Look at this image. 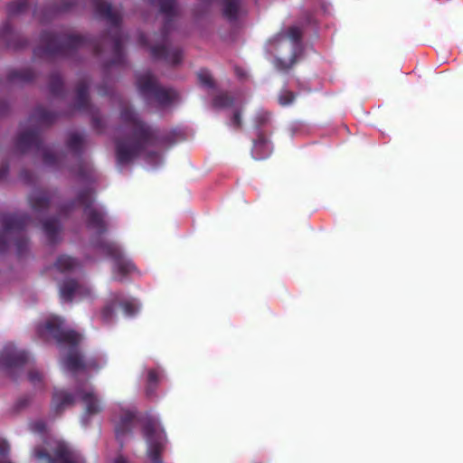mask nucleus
<instances>
[{
    "mask_svg": "<svg viewBox=\"0 0 463 463\" xmlns=\"http://www.w3.org/2000/svg\"><path fill=\"white\" fill-rule=\"evenodd\" d=\"M141 41L145 42V37L144 36L141 37Z\"/></svg>",
    "mask_w": 463,
    "mask_h": 463,
    "instance_id": "c9c22d12",
    "label": "nucleus"
},
{
    "mask_svg": "<svg viewBox=\"0 0 463 463\" xmlns=\"http://www.w3.org/2000/svg\"><path fill=\"white\" fill-rule=\"evenodd\" d=\"M94 5L97 14L108 19L111 23L116 24L119 20V14L118 13V11L114 10L107 3L101 0H94Z\"/></svg>",
    "mask_w": 463,
    "mask_h": 463,
    "instance_id": "9b49d317",
    "label": "nucleus"
},
{
    "mask_svg": "<svg viewBox=\"0 0 463 463\" xmlns=\"http://www.w3.org/2000/svg\"><path fill=\"white\" fill-rule=\"evenodd\" d=\"M198 79L200 82L204 86L211 87L213 85L212 76L206 71H200L198 73Z\"/></svg>",
    "mask_w": 463,
    "mask_h": 463,
    "instance_id": "5701e85b",
    "label": "nucleus"
},
{
    "mask_svg": "<svg viewBox=\"0 0 463 463\" xmlns=\"http://www.w3.org/2000/svg\"><path fill=\"white\" fill-rule=\"evenodd\" d=\"M33 457L36 463H83L80 458L61 441H55L48 451L35 449Z\"/></svg>",
    "mask_w": 463,
    "mask_h": 463,
    "instance_id": "f03ea898",
    "label": "nucleus"
},
{
    "mask_svg": "<svg viewBox=\"0 0 463 463\" xmlns=\"http://www.w3.org/2000/svg\"><path fill=\"white\" fill-rule=\"evenodd\" d=\"M147 443V457L153 463H161L160 454L165 443V434L161 427L154 422L144 428Z\"/></svg>",
    "mask_w": 463,
    "mask_h": 463,
    "instance_id": "20e7f679",
    "label": "nucleus"
},
{
    "mask_svg": "<svg viewBox=\"0 0 463 463\" xmlns=\"http://www.w3.org/2000/svg\"><path fill=\"white\" fill-rule=\"evenodd\" d=\"M30 428L34 432H42L44 430L45 425L42 420H38L31 422Z\"/></svg>",
    "mask_w": 463,
    "mask_h": 463,
    "instance_id": "cd10ccee",
    "label": "nucleus"
},
{
    "mask_svg": "<svg viewBox=\"0 0 463 463\" xmlns=\"http://www.w3.org/2000/svg\"><path fill=\"white\" fill-rule=\"evenodd\" d=\"M132 418L133 414L128 412L125 418H122L120 420V421L118 423L116 427V433L118 437L125 431V429L128 428V422Z\"/></svg>",
    "mask_w": 463,
    "mask_h": 463,
    "instance_id": "aec40b11",
    "label": "nucleus"
},
{
    "mask_svg": "<svg viewBox=\"0 0 463 463\" xmlns=\"http://www.w3.org/2000/svg\"><path fill=\"white\" fill-rule=\"evenodd\" d=\"M77 395L84 403L86 414L94 415L102 411V403L93 392L91 386H83L79 389Z\"/></svg>",
    "mask_w": 463,
    "mask_h": 463,
    "instance_id": "6e6552de",
    "label": "nucleus"
},
{
    "mask_svg": "<svg viewBox=\"0 0 463 463\" xmlns=\"http://www.w3.org/2000/svg\"><path fill=\"white\" fill-rule=\"evenodd\" d=\"M173 7V3L171 1H165L161 4L162 11L168 13Z\"/></svg>",
    "mask_w": 463,
    "mask_h": 463,
    "instance_id": "7c9ffc66",
    "label": "nucleus"
},
{
    "mask_svg": "<svg viewBox=\"0 0 463 463\" xmlns=\"http://www.w3.org/2000/svg\"><path fill=\"white\" fill-rule=\"evenodd\" d=\"M114 463H128V461L121 456L114 459Z\"/></svg>",
    "mask_w": 463,
    "mask_h": 463,
    "instance_id": "72a5a7b5",
    "label": "nucleus"
},
{
    "mask_svg": "<svg viewBox=\"0 0 463 463\" xmlns=\"http://www.w3.org/2000/svg\"><path fill=\"white\" fill-rule=\"evenodd\" d=\"M63 366L67 371L77 373L83 368L81 359L75 350L67 354L62 361Z\"/></svg>",
    "mask_w": 463,
    "mask_h": 463,
    "instance_id": "ddd939ff",
    "label": "nucleus"
},
{
    "mask_svg": "<svg viewBox=\"0 0 463 463\" xmlns=\"http://www.w3.org/2000/svg\"><path fill=\"white\" fill-rule=\"evenodd\" d=\"M45 330L60 343L75 345L80 340V335L67 328L63 320L58 317H52L46 322Z\"/></svg>",
    "mask_w": 463,
    "mask_h": 463,
    "instance_id": "39448f33",
    "label": "nucleus"
},
{
    "mask_svg": "<svg viewBox=\"0 0 463 463\" xmlns=\"http://www.w3.org/2000/svg\"><path fill=\"white\" fill-rule=\"evenodd\" d=\"M294 99V95L288 90H282L279 97V101L282 106L290 104Z\"/></svg>",
    "mask_w": 463,
    "mask_h": 463,
    "instance_id": "4be33fe9",
    "label": "nucleus"
},
{
    "mask_svg": "<svg viewBox=\"0 0 463 463\" xmlns=\"http://www.w3.org/2000/svg\"><path fill=\"white\" fill-rule=\"evenodd\" d=\"M109 250L115 256L114 273L118 275H126L131 272L134 266L131 261L122 256L118 249L114 245H109Z\"/></svg>",
    "mask_w": 463,
    "mask_h": 463,
    "instance_id": "9d476101",
    "label": "nucleus"
},
{
    "mask_svg": "<svg viewBox=\"0 0 463 463\" xmlns=\"http://www.w3.org/2000/svg\"><path fill=\"white\" fill-rule=\"evenodd\" d=\"M232 125L235 127H239L241 125L240 113L236 112L232 118Z\"/></svg>",
    "mask_w": 463,
    "mask_h": 463,
    "instance_id": "473e14b6",
    "label": "nucleus"
},
{
    "mask_svg": "<svg viewBox=\"0 0 463 463\" xmlns=\"http://www.w3.org/2000/svg\"><path fill=\"white\" fill-rule=\"evenodd\" d=\"M262 147L266 148V149H269V144L267 142L263 141V140H260V141L256 142L254 144L252 154H253V157L255 159H262V158L266 157L269 155V152L266 153L265 155H260L258 153V150L262 148Z\"/></svg>",
    "mask_w": 463,
    "mask_h": 463,
    "instance_id": "412c9836",
    "label": "nucleus"
},
{
    "mask_svg": "<svg viewBox=\"0 0 463 463\" xmlns=\"http://www.w3.org/2000/svg\"><path fill=\"white\" fill-rule=\"evenodd\" d=\"M26 354L24 351H18L12 344L7 345L0 357V366L10 368L22 364L26 360Z\"/></svg>",
    "mask_w": 463,
    "mask_h": 463,
    "instance_id": "1a4fd4ad",
    "label": "nucleus"
},
{
    "mask_svg": "<svg viewBox=\"0 0 463 463\" xmlns=\"http://www.w3.org/2000/svg\"><path fill=\"white\" fill-rule=\"evenodd\" d=\"M215 103L220 107H227L232 103V100L228 96L222 95L216 99Z\"/></svg>",
    "mask_w": 463,
    "mask_h": 463,
    "instance_id": "bb28decb",
    "label": "nucleus"
},
{
    "mask_svg": "<svg viewBox=\"0 0 463 463\" xmlns=\"http://www.w3.org/2000/svg\"><path fill=\"white\" fill-rule=\"evenodd\" d=\"M79 267V263L67 255L60 256L55 263V268L61 272L72 271Z\"/></svg>",
    "mask_w": 463,
    "mask_h": 463,
    "instance_id": "dca6fc26",
    "label": "nucleus"
},
{
    "mask_svg": "<svg viewBox=\"0 0 463 463\" xmlns=\"http://www.w3.org/2000/svg\"><path fill=\"white\" fill-rule=\"evenodd\" d=\"M239 10L238 0H223V14L229 19L235 18Z\"/></svg>",
    "mask_w": 463,
    "mask_h": 463,
    "instance_id": "f3484780",
    "label": "nucleus"
},
{
    "mask_svg": "<svg viewBox=\"0 0 463 463\" xmlns=\"http://www.w3.org/2000/svg\"><path fill=\"white\" fill-rule=\"evenodd\" d=\"M111 305H107L102 310L101 316L105 321L111 320L114 313V307L116 303L120 302L123 307L124 312L127 316L134 315L139 308V305L136 299H130L122 301V297L120 294L114 293L111 295Z\"/></svg>",
    "mask_w": 463,
    "mask_h": 463,
    "instance_id": "0eeeda50",
    "label": "nucleus"
},
{
    "mask_svg": "<svg viewBox=\"0 0 463 463\" xmlns=\"http://www.w3.org/2000/svg\"><path fill=\"white\" fill-rule=\"evenodd\" d=\"M81 142V137L79 134H72L69 139V146L72 149H76Z\"/></svg>",
    "mask_w": 463,
    "mask_h": 463,
    "instance_id": "a878e982",
    "label": "nucleus"
},
{
    "mask_svg": "<svg viewBox=\"0 0 463 463\" xmlns=\"http://www.w3.org/2000/svg\"><path fill=\"white\" fill-rule=\"evenodd\" d=\"M44 158H45V162L47 164H52L54 163V160H52V158H50V154L49 153H46L45 156H44Z\"/></svg>",
    "mask_w": 463,
    "mask_h": 463,
    "instance_id": "f704fd0d",
    "label": "nucleus"
},
{
    "mask_svg": "<svg viewBox=\"0 0 463 463\" xmlns=\"http://www.w3.org/2000/svg\"><path fill=\"white\" fill-rule=\"evenodd\" d=\"M137 86L143 94H153L162 105H167L177 99V93L173 90L160 89L150 72H144L137 77Z\"/></svg>",
    "mask_w": 463,
    "mask_h": 463,
    "instance_id": "7ed1b4c3",
    "label": "nucleus"
},
{
    "mask_svg": "<svg viewBox=\"0 0 463 463\" xmlns=\"http://www.w3.org/2000/svg\"><path fill=\"white\" fill-rule=\"evenodd\" d=\"M151 53L153 56L157 58L164 57L165 59H168L173 63H177L179 61V54L176 52L173 53L174 58H170V51L168 50V47L165 41L159 45L151 47Z\"/></svg>",
    "mask_w": 463,
    "mask_h": 463,
    "instance_id": "2eb2a0df",
    "label": "nucleus"
},
{
    "mask_svg": "<svg viewBox=\"0 0 463 463\" xmlns=\"http://www.w3.org/2000/svg\"><path fill=\"white\" fill-rule=\"evenodd\" d=\"M24 4H25V3H24V1H21V2L18 4L17 7H15V5H10V7H9V11H10V13H12V14H15V13L20 12V11L23 9V7H24Z\"/></svg>",
    "mask_w": 463,
    "mask_h": 463,
    "instance_id": "c756f323",
    "label": "nucleus"
},
{
    "mask_svg": "<svg viewBox=\"0 0 463 463\" xmlns=\"http://www.w3.org/2000/svg\"><path fill=\"white\" fill-rule=\"evenodd\" d=\"M294 62H295V60L292 58H290L289 60H288L286 61H282L281 60L277 59L275 61V65L279 70H288L294 64Z\"/></svg>",
    "mask_w": 463,
    "mask_h": 463,
    "instance_id": "393cba45",
    "label": "nucleus"
},
{
    "mask_svg": "<svg viewBox=\"0 0 463 463\" xmlns=\"http://www.w3.org/2000/svg\"><path fill=\"white\" fill-rule=\"evenodd\" d=\"M61 298L63 300L84 299L94 297L92 288L85 284H80L74 280H66L60 286Z\"/></svg>",
    "mask_w": 463,
    "mask_h": 463,
    "instance_id": "423d86ee",
    "label": "nucleus"
},
{
    "mask_svg": "<svg viewBox=\"0 0 463 463\" xmlns=\"http://www.w3.org/2000/svg\"><path fill=\"white\" fill-rule=\"evenodd\" d=\"M122 120L134 128L133 137L128 141L118 142L117 146L118 159L126 163L137 156L141 149L154 142V135L148 127H146L137 117L129 109L121 114Z\"/></svg>",
    "mask_w": 463,
    "mask_h": 463,
    "instance_id": "f257e3e1",
    "label": "nucleus"
},
{
    "mask_svg": "<svg viewBox=\"0 0 463 463\" xmlns=\"http://www.w3.org/2000/svg\"><path fill=\"white\" fill-rule=\"evenodd\" d=\"M148 381H149L150 383H156L157 375H156V372L150 371L148 373Z\"/></svg>",
    "mask_w": 463,
    "mask_h": 463,
    "instance_id": "2f4dec72",
    "label": "nucleus"
},
{
    "mask_svg": "<svg viewBox=\"0 0 463 463\" xmlns=\"http://www.w3.org/2000/svg\"><path fill=\"white\" fill-rule=\"evenodd\" d=\"M73 397L64 391L55 392L52 398V407L56 411H61L64 409L66 406H69L73 403Z\"/></svg>",
    "mask_w": 463,
    "mask_h": 463,
    "instance_id": "4468645a",
    "label": "nucleus"
},
{
    "mask_svg": "<svg viewBox=\"0 0 463 463\" xmlns=\"http://www.w3.org/2000/svg\"><path fill=\"white\" fill-rule=\"evenodd\" d=\"M37 137L34 133H26L20 137L18 146L24 149L31 145L36 143Z\"/></svg>",
    "mask_w": 463,
    "mask_h": 463,
    "instance_id": "a211bd4d",
    "label": "nucleus"
},
{
    "mask_svg": "<svg viewBox=\"0 0 463 463\" xmlns=\"http://www.w3.org/2000/svg\"><path fill=\"white\" fill-rule=\"evenodd\" d=\"M43 230L46 234L52 237L59 231V225L55 220L48 221L43 223Z\"/></svg>",
    "mask_w": 463,
    "mask_h": 463,
    "instance_id": "6ab92c4d",
    "label": "nucleus"
},
{
    "mask_svg": "<svg viewBox=\"0 0 463 463\" xmlns=\"http://www.w3.org/2000/svg\"><path fill=\"white\" fill-rule=\"evenodd\" d=\"M43 375L37 371H32L29 373V380L32 383L36 384L42 381Z\"/></svg>",
    "mask_w": 463,
    "mask_h": 463,
    "instance_id": "c85d7f7f",
    "label": "nucleus"
},
{
    "mask_svg": "<svg viewBox=\"0 0 463 463\" xmlns=\"http://www.w3.org/2000/svg\"><path fill=\"white\" fill-rule=\"evenodd\" d=\"M301 32L298 27L293 26L290 27L287 33V37L293 42L295 45L297 41L300 38Z\"/></svg>",
    "mask_w": 463,
    "mask_h": 463,
    "instance_id": "b1692460",
    "label": "nucleus"
},
{
    "mask_svg": "<svg viewBox=\"0 0 463 463\" xmlns=\"http://www.w3.org/2000/svg\"><path fill=\"white\" fill-rule=\"evenodd\" d=\"M85 214L88 218V224L90 227L97 229L98 231L102 230L104 226L103 216L98 209L92 206H88L85 209Z\"/></svg>",
    "mask_w": 463,
    "mask_h": 463,
    "instance_id": "f8f14e48",
    "label": "nucleus"
}]
</instances>
